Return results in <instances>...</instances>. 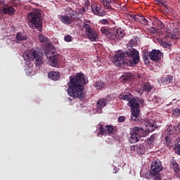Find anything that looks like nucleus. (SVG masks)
<instances>
[{"label": "nucleus", "instance_id": "1", "mask_svg": "<svg viewBox=\"0 0 180 180\" xmlns=\"http://www.w3.org/2000/svg\"><path fill=\"white\" fill-rule=\"evenodd\" d=\"M89 83L88 77L82 72L77 73L75 76H70L68 82V95L75 98L82 99L85 96L84 85Z\"/></svg>", "mask_w": 180, "mask_h": 180}, {"label": "nucleus", "instance_id": "2", "mask_svg": "<svg viewBox=\"0 0 180 180\" xmlns=\"http://www.w3.org/2000/svg\"><path fill=\"white\" fill-rule=\"evenodd\" d=\"M140 61L139 52L134 48L117 53L113 57L114 64L119 68L134 67Z\"/></svg>", "mask_w": 180, "mask_h": 180}, {"label": "nucleus", "instance_id": "3", "mask_svg": "<svg viewBox=\"0 0 180 180\" xmlns=\"http://www.w3.org/2000/svg\"><path fill=\"white\" fill-rule=\"evenodd\" d=\"M144 103V100L143 98L137 97L133 98L129 101L127 103V106L131 108V120L132 122H141L143 120L141 119V109L140 105H143Z\"/></svg>", "mask_w": 180, "mask_h": 180}, {"label": "nucleus", "instance_id": "4", "mask_svg": "<svg viewBox=\"0 0 180 180\" xmlns=\"http://www.w3.org/2000/svg\"><path fill=\"white\" fill-rule=\"evenodd\" d=\"M28 26L32 30H42L41 13L39 9H34L27 16Z\"/></svg>", "mask_w": 180, "mask_h": 180}, {"label": "nucleus", "instance_id": "5", "mask_svg": "<svg viewBox=\"0 0 180 180\" xmlns=\"http://www.w3.org/2000/svg\"><path fill=\"white\" fill-rule=\"evenodd\" d=\"M22 58H24L26 63H30L35 60L36 65L38 66L43 63L41 53L34 49L25 51L24 54H22Z\"/></svg>", "mask_w": 180, "mask_h": 180}, {"label": "nucleus", "instance_id": "6", "mask_svg": "<svg viewBox=\"0 0 180 180\" xmlns=\"http://www.w3.org/2000/svg\"><path fill=\"white\" fill-rule=\"evenodd\" d=\"M178 39H180L179 32H173L166 35L162 40H160V44L165 49H169L171 41L176 43Z\"/></svg>", "mask_w": 180, "mask_h": 180}, {"label": "nucleus", "instance_id": "7", "mask_svg": "<svg viewBox=\"0 0 180 180\" xmlns=\"http://www.w3.org/2000/svg\"><path fill=\"white\" fill-rule=\"evenodd\" d=\"M146 134L143 128L135 127L130 132L129 141L131 143H135L139 141L141 137H146Z\"/></svg>", "mask_w": 180, "mask_h": 180}, {"label": "nucleus", "instance_id": "8", "mask_svg": "<svg viewBox=\"0 0 180 180\" xmlns=\"http://www.w3.org/2000/svg\"><path fill=\"white\" fill-rule=\"evenodd\" d=\"M163 170V167L160 160H155L151 163L150 174L153 180H162L160 172Z\"/></svg>", "mask_w": 180, "mask_h": 180}, {"label": "nucleus", "instance_id": "9", "mask_svg": "<svg viewBox=\"0 0 180 180\" xmlns=\"http://www.w3.org/2000/svg\"><path fill=\"white\" fill-rule=\"evenodd\" d=\"M83 28L85 29L86 36L87 37L88 39L91 41H99V35L95 30L91 28V26L88 23H83Z\"/></svg>", "mask_w": 180, "mask_h": 180}, {"label": "nucleus", "instance_id": "10", "mask_svg": "<svg viewBox=\"0 0 180 180\" xmlns=\"http://www.w3.org/2000/svg\"><path fill=\"white\" fill-rule=\"evenodd\" d=\"M91 8L94 15L97 16L105 15V12L103 11L101 4L94 2L91 4Z\"/></svg>", "mask_w": 180, "mask_h": 180}, {"label": "nucleus", "instance_id": "11", "mask_svg": "<svg viewBox=\"0 0 180 180\" xmlns=\"http://www.w3.org/2000/svg\"><path fill=\"white\" fill-rule=\"evenodd\" d=\"M143 124L146 126V129L149 132L154 131L159 127L155 123V120L150 119L146 120Z\"/></svg>", "mask_w": 180, "mask_h": 180}, {"label": "nucleus", "instance_id": "12", "mask_svg": "<svg viewBox=\"0 0 180 180\" xmlns=\"http://www.w3.org/2000/svg\"><path fill=\"white\" fill-rule=\"evenodd\" d=\"M149 58L151 60L158 62L163 56V53L160 50L153 49L151 52H149Z\"/></svg>", "mask_w": 180, "mask_h": 180}, {"label": "nucleus", "instance_id": "13", "mask_svg": "<svg viewBox=\"0 0 180 180\" xmlns=\"http://www.w3.org/2000/svg\"><path fill=\"white\" fill-rule=\"evenodd\" d=\"M131 150L136 151L139 155H143L146 153V146L144 143L134 145L131 148Z\"/></svg>", "mask_w": 180, "mask_h": 180}, {"label": "nucleus", "instance_id": "14", "mask_svg": "<svg viewBox=\"0 0 180 180\" xmlns=\"http://www.w3.org/2000/svg\"><path fill=\"white\" fill-rule=\"evenodd\" d=\"M75 18L73 13L70 14V16L68 15H60V21L63 22L65 25H70L72 21H75Z\"/></svg>", "mask_w": 180, "mask_h": 180}, {"label": "nucleus", "instance_id": "15", "mask_svg": "<svg viewBox=\"0 0 180 180\" xmlns=\"http://www.w3.org/2000/svg\"><path fill=\"white\" fill-rule=\"evenodd\" d=\"M58 56L55 52H52V56L48 58V63L52 67L57 68L58 66Z\"/></svg>", "mask_w": 180, "mask_h": 180}, {"label": "nucleus", "instance_id": "16", "mask_svg": "<svg viewBox=\"0 0 180 180\" xmlns=\"http://www.w3.org/2000/svg\"><path fill=\"white\" fill-rule=\"evenodd\" d=\"M98 2L102 3L103 6L106 7L108 9H112L111 5L117 3V0H98Z\"/></svg>", "mask_w": 180, "mask_h": 180}, {"label": "nucleus", "instance_id": "17", "mask_svg": "<svg viewBox=\"0 0 180 180\" xmlns=\"http://www.w3.org/2000/svg\"><path fill=\"white\" fill-rule=\"evenodd\" d=\"M48 77L50 79L57 81L60 79V73H59L58 72L50 71L48 73Z\"/></svg>", "mask_w": 180, "mask_h": 180}, {"label": "nucleus", "instance_id": "18", "mask_svg": "<svg viewBox=\"0 0 180 180\" xmlns=\"http://www.w3.org/2000/svg\"><path fill=\"white\" fill-rule=\"evenodd\" d=\"M160 82H162V84L164 85H168L173 82V76L169 75H166L160 79Z\"/></svg>", "mask_w": 180, "mask_h": 180}, {"label": "nucleus", "instance_id": "19", "mask_svg": "<svg viewBox=\"0 0 180 180\" xmlns=\"http://www.w3.org/2000/svg\"><path fill=\"white\" fill-rule=\"evenodd\" d=\"M134 79V75L131 72L125 73L124 75L121 76V79L123 83L131 81Z\"/></svg>", "mask_w": 180, "mask_h": 180}, {"label": "nucleus", "instance_id": "20", "mask_svg": "<svg viewBox=\"0 0 180 180\" xmlns=\"http://www.w3.org/2000/svg\"><path fill=\"white\" fill-rule=\"evenodd\" d=\"M27 39V37H26V35L18 32L16 34V37H15V40L17 41V43L20 44L21 42L25 41Z\"/></svg>", "mask_w": 180, "mask_h": 180}, {"label": "nucleus", "instance_id": "21", "mask_svg": "<svg viewBox=\"0 0 180 180\" xmlns=\"http://www.w3.org/2000/svg\"><path fill=\"white\" fill-rule=\"evenodd\" d=\"M170 167L174 169L175 173L179 172L180 171L179 165L174 159L171 160Z\"/></svg>", "mask_w": 180, "mask_h": 180}, {"label": "nucleus", "instance_id": "22", "mask_svg": "<svg viewBox=\"0 0 180 180\" xmlns=\"http://www.w3.org/2000/svg\"><path fill=\"white\" fill-rule=\"evenodd\" d=\"M132 95L130 93H121L119 95V98L120 100H124V101H131V96Z\"/></svg>", "mask_w": 180, "mask_h": 180}, {"label": "nucleus", "instance_id": "23", "mask_svg": "<svg viewBox=\"0 0 180 180\" xmlns=\"http://www.w3.org/2000/svg\"><path fill=\"white\" fill-rule=\"evenodd\" d=\"M3 12L4 14L13 15L15 13V11L13 8V7L7 6L5 8H4Z\"/></svg>", "mask_w": 180, "mask_h": 180}, {"label": "nucleus", "instance_id": "24", "mask_svg": "<svg viewBox=\"0 0 180 180\" xmlns=\"http://www.w3.org/2000/svg\"><path fill=\"white\" fill-rule=\"evenodd\" d=\"M108 101L105 98L99 99L97 101V108L101 110L103 108L106 106Z\"/></svg>", "mask_w": 180, "mask_h": 180}, {"label": "nucleus", "instance_id": "25", "mask_svg": "<svg viewBox=\"0 0 180 180\" xmlns=\"http://www.w3.org/2000/svg\"><path fill=\"white\" fill-rule=\"evenodd\" d=\"M94 87H96V89L98 90H103L105 88V84L103 81L98 80L94 84Z\"/></svg>", "mask_w": 180, "mask_h": 180}, {"label": "nucleus", "instance_id": "26", "mask_svg": "<svg viewBox=\"0 0 180 180\" xmlns=\"http://www.w3.org/2000/svg\"><path fill=\"white\" fill-rule=\"evenodd\" d=\"M127 16L129 18L130 20L138 22H139L140 20L142 19L143 17V15H140L139 14H129Z\"/></svg>", "mask_w": 180, "mask_h": 180}, {"label": "nucleus", "instance_id": "27", "mask_svg": "<svg viewBox=\"0 0 180 180\" xmlns=\"http://www.w3.org/2000/svg\"><path fill=\"white\" fill-rule=\"evenodd\" d=\"M117 38H118V40L123 38L125 35L124 31L122 29H117L116 30H114Z\"/></svg>", "mask_w": 180, "mask_h": 180}, {"label": "nucleus", "instance_id": "28", "mask_svg": "<svg viewBox=\"0 0 180 180\" xmlns=\"http://www.w3.org/2000/svg\"><path fill=\"white\" fill-rule=\"evenodd\" d=\"M105 37H107L110 40H119L114 30L111 31L110 33L108 34Z\"/></svg>", "mask_w": 180, "mask_h": 180}, {"label": "nucleus", "instance_id": "29", "mask_svg": "<svg viewBox=\"0 0 180 180\" xmlns=\"http://www.w3.org/2000/svg\"><path fill=\"white\" fill-rule=\"evenodd\" d=\"M100 31H101L102 34L107 36L109 33H111V32H112L113 30L110 28H108V27H102L100 29Z\"/></svg>", "mask_w": 180, "mask_h": 180}, {"label": "nucleus", "instance_id": "30", "mask_svg": "<svg viewBox=\"0 0 180 180\" xmlns=\"http://www.w3.org/2000/svg\"><path fill=\"white\" fill-rule=\"evenodd\" d=\"M98 134L101 136H106L108 135V131H106V129L103 127V124H100L98 128Z\"/></svg>", "mask_w": 180, "mask_h": 180}, {"label": "nucleus", "instance_id": "31", "mask_svg": "<svg viewBox=\"0 0 180 180\" xmlns=\"http://www.w3.org/2000/svg\"><path fill=\"white\" fill-rule=\"evenodd\" d=\"M142 89H143V91L150 93L153 89V86L150 84V83H146L143 85Z\"/></svg>", "mask_w": 180, "mask_h": 180}, {"label": "nucleus", "instance_id": "32", "mask_svg": "<svg viewBox=\"0 0 180 180\" xmlns=\"http://www.w3.org/2000/svg\"><path fill=\"white\" fill-rule=\"evenodd\" d=\"M138 44V42L136 41V39H132L130 40L129 44H127V49H133L134 46H136Z\"/></svg>", "mask_w": 180, "mask_h": 180}, {"label": "nucleus", "instance_id": "33", "mask_svg": "<svg viewBox=\"0 0 180 180\" xmlns=\"http://www.w3.org/2000/svg\"><path fill=\"white\" fill-rule=\"evenodd\" d=\"M105 129L108 132V135L112 134L114 131V128L112 125H105Z\"/></svg>", "mask_w": 180, "mask_h": 180}, {"label": "nucleus", "instance_id": "34", "mask_svg": "<svg viewBox=\"0 0 180 180\" xmlns=\"http://www.w3.org/2000/svg\"><path fill=\"white\" fill-rule=\"evenodd\" d=\"M139 22L145 26H149V20H147L144 16L142 17V18L140 20H139Z\"/></svg>", "mask_w": 180, "mask_h": 180}, {"label": "nucleus", "instance_id": "35", "mask_svg": "<svg viewBox=\"0 0 180 180\" xmlns=\"http://www.w3.org/2000/svg\"><path fill=\"white\" fill-rule=\"evenodd\" d=\"M152 101L154 103L159 104L162 103V98L160 96H154V97L152 98Z\"/></svg>", "mask_w": 180, "mask_h": 180}, {"label": "nucleus", "instance_id": "36", "mask_svg": "<svg viewBox=\"0 0 180 180\" xmlns=\"http://www.w3.org/2000/svg\"><path fill=\"white\" fill-rule=\"evenodd\" d=\"M174 133V130L172 126H169L167 129H166V134L169 136H172Z\"/></svg>", "mask_w": 180, "mask_h": 180}, {"label": "nucleus", "instance_id": "37", "mask_svg": "<svg viewBox=\"0 0 180 180\" xmlns=\"http://www.w3.org/2000/svg\"><path fill=\"white\" fill-rule=\"evenodd\" d=\"M156 139H157V134H152L151 136L148 139V144H151L153 142L155 141Z\"/></svg>", "mask_w": 180, "mask_h": 180}, {"label": "nucleus", "instance_id": "38", "mask_svg": "<svg viewBox=\"0 0 180 180\" xmlns=\"http://www.w3.org/2000/svg\"><path fill=\"white\" fill-rule=\"evenodd\" d=\"M39 40L41 43H46L47 41V37L41 34H39Z\"/></svg>", "mask_w": 180, "mask_h": 180}, {"label": "nucleus", "instance_id": "39", "mask_svg": "<svg viewBox=\"0 0 180 180\" xmlns=\"http://www.w3.org/2000/svg\"><path fill=\"white\" fill-rule=\"evenodd\" d=\"M180 115V110L176 108L173 110L172 115L173 116V117H176L178 116H179Z\"/></svg>", "mask_w": 180, "mask_h": 180}, {"label": "nucleus", "instance_id": "40", "mask_svg": "<svg viewBox=\"0 0 180 180\" xmlns=\"http://www.w3.org/2000/svg\"><path fill=\"white\" fill-rule=\"evenodd\" d=\"M174 150H175L176 154L177 155L180 156V143H176V145H175Z\"/></svg>", "mask_w": 180, "mask_h": 180}, {"label": "nucleus", "instance_id": "41", "mask_svg": "<svg viewBox=\"0 0 180 180\" xmlns=\"http://www.w3.org/2000/svg\"><path fill=\"white\" fill-rule=\"evenodd\" d=\"M173 130L175 134H178L180 132V127L178 124H176L173 127Z\"/></svg>", "mask_w": 180, "mask_h": 180}, {"label": "nucleus", "instance_id": "42", "mask_svg": "<svg viewBox=\"0 0 180 180\" xmlns=\"http://www.w3.org/2000/svg\"><path fill=\"white\" fill-rule=\"evenodd\" d=\"M155 23H156L158 26V27L162 29L164 27V25L162 24V21L157 19L156 21H155Z\"/></svg>", "mask_w": 180, "mask_h": 180}, {"label": "nucleus", "instance_id": "43", "mask_svg": "<svg viewBox=\"0 0 180 180\" xmlns=\"http://www.w3.org/2000/svg\"><path fill=\"white\" fill-rule=\"evenodd\" d=\"M165 139L166 146H169V144H171L172 140L169 136H165Z\"/></svg>", "mask_w": 180, "mask_h": 180}, {"label": "nucleus", "instance_id": "44", "mask_svg": "<svg viewBox=\"0 0 180 180\" xmlns=\"http://www.w3.org/2000/svg\"><path fill=\"white\" fill-rule=\"evenodd\" d=\"M65 41L66 42H70V41H72V36H70V35H66V36L65 37Z\"/></svg>", "mask_w": 180, "mask_h": 180}, {"label": "nucleus", "instance_id": "45", "mask_svg": "<svg viewBox=\"0 0 180 180\" xmlns=\"http://www.w3.org/2000/svg\"><path fill=\"white\" fill-rule=\"evenodd\" d=\"M157 2H158L159 4L162 5V6L165 7L166 9H168L167 5H166V4L162 1V0H157Z\"/></svg>", "mask_w": 180, "mask_h": 180}, {"label": "nucleus", "instance_id": "46", "mask_svg": "<svg viewBox=\"0 0 180 180\" xmlns=\"http://www.w3.org/2000/svg\"><path fill=\"white\" fill-rule=\"evenodd\" d=\"M84 7L86 10H89V8H90V2L89 0H86L85 1V4H84Z\"/></svg>", "mask_w": 180, "mask_h": 180}, {"label": "nucleus", "instance_id": "47", "mask_svg": "<svg viewBox=\"0 0 180 180\" xmlns=\"http://www.w3.org/2000/svg\"><path fill=\"white\" fill-rule=\"evenodd\" d=\"M125 117L124 116H120L118 118V122H124Z\"/></svg>", "mask_w": 180, "mask_h": 180}, {"label": "nucleus", "instance_id": "48", "mask_svg": "<svg viewBox=\"0 0 180 180\" xmlns=\"http://www.w3.org/2000/svg\"><path fill=\"white\" fill-rule=\"evenodd\" d=\"M101 24L102 25H108V21L107 20H101Z\"/></svg>", "mask_w": 180, "mask_h": 180}, {"label": "nucleus", "instance_id": "49", "mask_svg": "<svg viewBox=\"0 0 180 180\" xmlns=\"http://www.w3.org/2000/svg\"><path fill=\"white\" fill-rule=\"evenodd\" d=\"M150 30L151 34H155L156 32V30L154 27H151Z\"/></svg>", "mask_w": 180, "mask_h": 180}, {"label": "nucleus", "instance_id": "50", "mask_svg": "<svg viewBox=\"0 0 180 180\" xmlns=\"http://www.w3.org/2000/svg\"><path fill=\"white\" fill-rule=\"evenodd\" d=\"M144 59H145V63H149L150 60H149L148 56L144 57Z\"/></svg>", "mask_w": 180, "mask_h": 180}, {"label": "nucleus", "instance_id": "51", "mask_svg": "<svg viewBox=\"0 0 180 180\" xmlns=\"http://www.w3.org/2000/svg\"><path fill=\"white\" fill-rule=\"evenodd\" d=\"M6 4V0H0V5H5Z\"/></svg>", "mask_w": 180, "mask_h": 180}, {"label": "nucleus", "instance_id": "52", "mask_svg": "<svg viewBox=\"0 0 180 180\" xmlns=\"http://www.w3.org/2000/svg\"><path fill=\"white\" fill-rule=\"evenodd\" d=\"M179 125V127L180 128V123L177 124Z\"/></svg>", "mask_w": 180, "mask_h": 180}, {"label": "nucleus", "instance_id": "53", "mask_svg": "<svg viewBox=\"0 0 180 180\" xmlns=\"http://www.w3.org/2000/svg\"><path fill=\"white\" fill-rule=\"evenodd\" d=\"M155 1H156V2H157V0H155Z\"/></svg>", "mask_w": 180, "mask_h": 180}]
</instances>
